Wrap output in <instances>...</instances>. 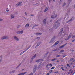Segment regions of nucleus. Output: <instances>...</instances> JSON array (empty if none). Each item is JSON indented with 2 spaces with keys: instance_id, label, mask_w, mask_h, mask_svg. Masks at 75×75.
<instances>
[{
  "instance_id": "obj_1",
  "label": "nucleus",
  "mask_w": 75,
  "mask_h": 75,
  "mask_svg": "<svg viewBox=\"0 0 75 75\" xmlns=\"http://www.w3.org/2000/svg\"><path fill=\"white\" fill-rule=\"evenodd\" d=\"M36 69H37V65H35L33 67V72L35 73L36 72Z\"/></svg>"
},
{
  "instance_id": "obj_2",
  "label": "nucleus",
  "mask_w": 75,
  "mask_h": 75,
  "mask_svg": "<svg viewBox=\"0 0 75 75\" xmlns=\"http://www.w3.org/2000/svg\"><path fill=\"white\" fill-rule=\"evenodd\" d=\"M8 36H3L1 38V40H3L6 39H8Z\"/></svg>"
},
{
  "instance_id": "obj_3",
  "label": "nucleus",
  "mask_w": 75,
  "mask_h": 75,
  "mask_svg": "<svg viewBox=\"0 0 75 75\" xmlns=\"http://www.w3.org/2000/svg\"><path fill=\"white\" fill-rule=\"evenodd\" d=\"M57 16H58L57 14L51 16V18H56L57 17Z\"/></svg>"
},
{
  "instance_id": "obj_4",
  "label": "nucleus",
  "mask_w": 75,
  "mask_h": 75,
  "mask_svg": "<svg viewBox=\"0 0 75 75\" xmlns=\"http://www.w3.org/2000/svg\"><path fill=\"white\" fill-rule=\"evenodd\" d=\"M23 6V5L22 4V2H19L16 5V7H18V6Z\"/></svg>"
},
{
  "instance_id": "obj_5",
  "label": "nucleus",
  "mask_w": 75,
  "mask_h": 75,
  "mask_svg": "<svg viewBox=\"0 0 75 75\" xmlns=\"http://www.w3.org/2000/svg\"><path fill=\"white\" fill-rule=\"evenodd\" d=\"M74 20V17H73L70 19L68 21H67L66 23H68L69 22H71V21H73Z\"/></svg>"
},
{
  "instance_id": "obj_6",
  "label": "nucleus",
  "mask_w": 75,
  "mask_h": 75,
  "mask_svg": "<svg viewBox=\"0 0 75 75\" xmlns=\"http://www.w3.org/2000/svg\"><path fill=\"white\" fill-rule=\"evenodd\" d=\"M59 23H58L57 24H54V27L55 28L56 27V28H57L58 27H59Z\"/></svg>"
},
{
  "instance_id": "obj_7",
  "label": "nucleus",
  "mask_w": 75,
  "mask_h": 75,
  "mask_svg": "<svg viewBox=\"0 0 75 75\" xmlns=\"http://www.w3.org/2000/svg\"><path fill=\"white\" fill-rule=\"evenodd\" d=\"M44 61V60L42 59H39L36 61V62H41V61Z\"/></svg>"
},
{
  "instance_id": "obj_8",
  "label": "nucleus",
  "mask_w": 75,
  "mask_h": 75,
  "mask_svg": "<svg viewBox=\"0 0 75 75\" xmlns=\"http://www.w3.org/2000/svg\"><path fill=\"white\" fill-rule=\"evenodd\" d=\"M13 38L16 41H19V39L17 38V37L16 36H13Z\"/></svg>"
},
{
  "instance_id": "obj_9",
  "label": "nucleus",
  "mask_w": 75,
  "mask_h": 75,
  "mask_svg": "<svg viewBox=\"0 0 75 75\" xmlns=\"http://www.w3.org/2000/svg\"><path fill=\"white\" fill-rule=\"evenodd\" d=\"M25 74H27V72H22V73H20L17 75H24Z\"/></svg>"
},
{
  "instance_id": "obj_10",
  "label": "nucleus",
  "mask_w": 75,
  "mask_h": 75,
  "mask_svg": "<svg viewBox=\"0 0 75 75\" xmlns=\"http://www.w3.org/2000/svg\"><path fill=\"white\" fill-rule=\"evenodd\" d=\"M67 43H66L64 45H62L61 46H60L59 47V48H63V47H65V45H67Z\"/></svg>"
},
{
  "instance_id": "obj_11",
  "label": "nucleus",
  "mask_w": 75,
  "mask_h": 75,
  "mask_svg": "<svg viewBox=\"0 0 75 75\" xmlns=\"http://www.w3.org/2000/svg\"><path fill=\"white\" fill-rule=\"evenodd\" d=\"M14 14H12L11 15V19H12V18H14Z\"/></svg>"
},
{
  "instance_id": "obj_12",
  "label": "nucleus",
  "mask_w": 75,
  "mask_h": 75,
  "mask_svg": "<svg viewBox=\"0 0 75 75\" xmlns=\"http://www.w3.org/2000/svg\"><path fill=\"white\" fill-rule=\"evenodd\" d=\"M59 43V41H57L55 43L54 45L52 47H54V46H55V45H57Z\"/></svg>"
},
{
  "instance_id": "obj_13",
  "label": "nucleus",
  "mask_w": 75,
  "mask_h": 75,
  "mask_svg": "<svg viewBox=\"0 0 75 75\" xmlns=\"http://www.w3.org/2000/svg\"><path fill=\"white\" fill-rule=\"evenodd\" d=\"M47 20V19H44L43 21V23L44 24H46V20Z\"/></svg>"
},
{
  "instance_id": "obj_14",
  "label": "nucleus",
  "mask_w": 75,
  "mask_h": 75,
  "mask_svg": "<svg viewBox=\"0 0 75 75\" xmlns=\"http://www.w3.org/2000/svg\"><path fill=\"white\" fill-rule=\"evenodd\" d=\"M3 59V58L2 57V55L0 56V63L1 62L2 60Z\"/></svg>"
},
{
  "instance_id": "obj_15",
  "label": "nucleus",
  "mask_w": 75,
  "mask_h": 75,
  "mask_svg": "<svg viewBox=\"0 0 75 75\" xmlns=\"http://www.w3.org/2000/svg\"><path fill=\"white\" fill-rule=\"evenodd\" d=\"M54 38H53L52 39L51 41L49 43H51L52 42H53L54 41Z\"/></svg>"
},
{
  "instance_id": "obj_16",
  "label": "nucleus",
  "mask_w": 75,
  "mask_h": 75,
  "mask_svg": "<svg viewBox=\"0 0 75 75\" xmlns=\"http://www.w3.org/2000/svg\"><path fill=\"white\" fill-rule=\"evenodd\" d=\"M35 34H36L37 35H40L42 34V33H36Z\"/></svg>"
},
{
  "instance_id": "obj_17",
  "label": "nucleus",
  "mask_w": 75,
  "mask_h": 75,
  "mask_svg": "<svg viewBox=\"0 0 75 75\" xmlns=\"http://www.w3.org/2000/svg\"><path fill=\"white\" fill-rule=\"evenodd\" d=\"M35 57H36V54H35V55L33 56L32 58L31 59V60H32V61H33V59H34V58H35Z\"/></svg>"
},
{
  "instance_id": "obj_18",
  "label": "nucleus",
  "mask_w": 75,
  "mask_h": 75,
  "mask_svg": "<svg viewBox=\"0 0 75 75\" xmlns=\"http://www.w3.org/2000/svg\"><path fill=\"white\" fill-rule=\"evenodd\" d=\"M29 27V24L27 23L25 26V28H28Z\"/></svg>"
},
{
  "instance_id": "obj_19",
  "label": "nucleus",
  "mask_w": 75,
  "mask_h": 75,
  "mask_svg": "<svg viewBox=\"0 0 75 75\" xmlns=\"http://www.w3.org/2000/svg\"><path fill=\"white\" fill-rule=\"evenodd\" d=\"M15 72V70H13L12 71H11L9 72V74H13V73H14Z\"/></svg>"
},
{
  "instance_id": "obj_20",
  "label": "nucleus",
  "mask_w": 75,
  "mask_h": 75,
  "mask_svg": "<svg viewBox=\"0 0 75 75\" xmlns=\"http://www.w3.org/2000/svg\"><path fill=\"white\" fill-rule=\"evenodd\" d=\"M57 60V59L56 58H55L54 59H53L51 60L52 61H56Z\"/></svg>"
},
{
  "instance_id": "obj_21",
  "label": "nucleus",
  "mask_w": 75,
  "mask_h": 75,
  "mask_svg": "<svg viewBox=\"0 0 75 75\" xmlns=\"http://www.w3.org/2000/svg\"><path fill=\"white\" fill-rule=\"evenodd\" d=\"M63 30H64V29L63 28L61 29L60 30V34H61V33H62Z\"/></svg>"
},
{
  "instance_id": "obj_22",
  "label": "nucleus",
  "mask_w": 75,
  "mask_h": 75,
  "mask_svg": "<svg viewBox=\"0 0 75 75\" xmlns=\"http://www.w3.org/2000/svg\"><path fill=\"white\" fill-rule=\"evenodd\" d=\"M71 35H72V33H71L69 34V36L68 37V39H69V38H71Z\"/></svg>"
},
{
  "instance_id": "obj_23",
  "label": "nucleus",
  "mask_w": 75,
  "mask_h": 75,
  "mask_svg": "<svg viewBox=\"0 0 75 75\" xmlns=\"http://www.w3.org/2000/svg\"><path fill=\"white\" fill-rule=\"evenodd\" d=\"M26 52V50H25L24 51L22 52L20 54V55H22L24 53V52Z\"/></svg>"
},
{
  "instance_id": "obj_24",
  "label": "nucleus",
  "mask_w": 75,
  "mask_h": 75,
  "mask_svg": "<svg viewBox=\"0 0 75 75\" xmlns=\"http://www.w3.org/2000/svg\"><path fill=\"white\" fill-rule=\"evenodd\" d=\"M47 10H48V8L47 7L45 9V11H44L45 13V12H46V11H47Z\"/></svg>"
},
{
  "instance_id": "obj_25",
  "label": "nucleus",
  "mask_w": 75,
  "mask_h": 75,
  "mask_svg": "<svg viewBox=\"0 0 75 75\" xmlns=\"http://www.w3.org/2000/svg\"><path fill=\"white\" fill-rule=\"evenodd\" d=\"M64 52V50H62L60 51V52H59V54H60V53H61V52Z\"/></svg>"
},
{
  "instance_id": "obj_26",
  "label": "nucleus",
  "mask_w": 75,
  "mask_h": 75,
  "mask_svg": "<svg viewBox=\"0 0 75 75\" xmlns=\"http://www.w3.org/2000/svg\"><path fill=\"white\" fill-rule=\"evenodd\" d=\"M66 4L65 3H63V5H62V7H64V6H65V5H66Z\"/></svg>"
},
{
  "instance_id": "obj_27",
  "label": "nucleus",
  "mask_w": 75,
  "mask_h": 75,
  "mask_svg": "<svg viewBox=\"0 0 75 75\" xmlns=\"http://www.w3.org/2000/svg\"><path fill=\"white\" fill-rule=\"evenodd\" d=\"M19 33L20 34H23V30L19 31Z\"/></svg>"
},
{
  "instance_id": "obj_28",
  "label": "nucleus",
  "mask_w": 75,
  "mask_h": 75,
  "mask_svg": "<svg viewBox=\"0 0 75 75\" xmlns=\"http://www.w3.org/2000/svg\"><path fill=\"white\" fill-rule=\"evenodd\" d=\"M40 44H41V42H39L38 43L37 45L38 46H39V45H40Z\"/></svg>"
},
{
  "instance_id": "obj_29",
  "label": "nucleus",
  "mask_w": 75,
  "mask_h": 75,
  "mask_svg": "<svg viewBox=\"0 0 75 75\" xmlns=\"http://www.w3.org/2000/svg\"><path fill=\"white\" fill-rule=\"evenodd\" d=\"M20 27H21V26L20 25H18L17 26V28H20Z\"/></svg>"
},
{
  "instance_id": "obj_30",
  "label": "nucleus",
  "mask_w": 75,
  "mask_h": 75,
  "mask_svg": "<svg viewBox=\"0 0 75 75\" xmlns=\"http://www.w3.org/2000/svg\"><path fill=\"white\" fill-rule=\"evenodd\" d=\"M20 65H21V64H20L19 65H18V66L16 68V69H17V68H18V67H19Z\"/></svg>"
},
{
  "instance_id": "obj_31",
  "label": "nucleus",
  "mask_w": 75,
  "mask_h": 75,
  "mask_svg": "<svg viewBox=\"0 0 75 75\" xmlns=\"http://www.w3.org/2000/svg\"><path fill=\"white\" fill-rule=\"evenodd\" d=\"M54 68H55V67H53L51 68V69H52V70L54 69Z\"/></svg>"
},
{
  "instance_id": "obj_32",
  "label": "nucleus",
  "mask_w": 75,
  "mask_h": 75,
  "mask_svg": "<svg viewBox=\"0 0 75 75\" xmlns=\"http://www.w3.org/2000/svg\"><path fill=\"white\" fill-rule=\"evenodd\" d=\"M29 75H33V73L31 72Z\"/></svg>"
},
{
  "instance_id": "obj_33",
  "label": "nucleus",
  "mask_w": 75,
  "mask_h": 75,
  "mask_svg": "<svg viewBox=\"0 0 75 75\" xmlns=\"http://www.w3.org/2000/svg\"><path fill=\"white\" fill-rule=\"evenodd\" d=\"M49 66H50V67H52V64H49Z\"/></svg>"
},
{
  "instance_id": "obj_34",
  "label": "nucleus",
  "mask_w": 75,
  "mask_h": 75,
  "mask_svg": "<svg viewBox=\"0 0 75 75\" xmlns=\"http://www.w3.org/2000/svg\"><path fill=\"white\" fill-rule=\"evenodd\" d=\"M67 67H71V66H69V64H68L67 65Z\"/></svg>"
},
{
  "instance_id": "obj_35",
  "label": "nucleus",
  "mask_w": 75,
  "mask_h": 75,
  "mask_svg": "<svg viewBox=\"0 0 75 75\" xmlns=\"http://www.w3.org/2000/svg\"><path fill=\"white\" fill-rule=\"evenodd\" d=\"M48 52H47V53H46L45 54V55H48Z\"/></svg>"
},
{
  "instance_id": "obj_36",
  "label": "nucleus",
  "mask_w": 75,
  "mask_h": 75,
  "mask_svg": "<svg viewBox=\"0 0 75 75\" xmlns=\"http://www.w3.org/2000/svg\"><path fill=\"white\" fill-rule=\"evenodd\" d=\"M61 57L60 55H57V57Z\"/></svg>"
},
{
  "instance_id": "obj_37",
  "label": "nucleus",
  "mask_w": 75,
  "mask_h": 75,
  "mask_svg": "<svg viewBox=\"0 0 75 75\" xmlns=\"http://www.w3.org/2000/svg\"><path fill=\"white\" fill-rule=\"evenodd\" d=\"M3 20L2 19L0 18V21H2Z\"/></svg>"
},
{
  "instance_id": "obj_38",
  "label": "nucleus",
  "mask_w": 75,
  "mask_h": 75,
  "mask_svg": "<svg viewBox=\"0 0 75 75\" xmlns=\"http://www.w3.org/2000/svg\"><path fill=\"white\" fill-rule=\"evenodd\" d=\"M49 72H50V73H51V72H52V70H50L49 71Z\"/></svg>"
},
{
  "instance_id": "obj_39",
  "label": "nucleus",
  "mask_w": 75,
  "mask_h": 75,
  "mask_svg": "<svg viewBox=\"0 0 75 75\" xmlns=\"http://www.w3.org/2000/svg\"><path fill=\"white\" fill-rule=\"evenodd\" d=\"M57 49H55V50H53L52 51H57Z\"/></svg>"
},
{
  "instance_id": "obj_40",
  "label": "nucleus",
  "mask_w": 75,
  "mask_h": 75,
  "mask_svg": "<svg viewBox=\"0 0 75 75\" xmlns=\"http://www.w3.org/2000/svg\"><path fill=\"white\" fill-rule=\"evenodd\" d=\"M31 47V45H30L28 47V48L29 49V48H30V47Z\"/></svg>"
},
{
  "instance_id": "obj_41",
  "label": "nucleus",
  "mask_w": 75,
  "mask_h": 75,
  "mask_svg": "<svg viewBox=\"0 0 75 75\" xmlns=\"http://www.w3.org/2000/svg\"><path fill=\"white\" fill-rule=\"evenodd\" d=\"M16 33H17V34H20V31L17 32Z\"/></svg>"
},
{
  "instance_id": "obj_42",
  "label": "nucleus",
  "mask_w": 75,
  "mask_h": 75,
  "mask_svg": "<svg viewBox=\"0 0 75 75\" xmlns=\"http://www.w3.org/2000/svg\"><path fill=\"white\" fill-rule=\"evenodd\" d=\"M74 59L71 58V59H70V61H72Z\"/></svg>"
},
{
  "instance_id": "obj_43",
  "label": "nucleus",
  "mask_w": 75,
  "mask_h": 75,
  "mask_svg": "<svg viewBox=\"0 0 75 75\" xmlns=\"http://www.w3.org/2000/svg\"><path fill=\"white\" fill-rule=\"evenodd\" d=\"M48 65H49L48 64H47V65H46V67L47 68H48Z\"/></svg>"
},
{
  "instance_id": "obj_44",
  "label": "nucleus",
  "mask_w": 75,
  "mask_h": 75,
  "mask_svg": "<svg viewBox=\"0 0 75 75\" xmlns=\"http://www.w3.org/2000/svg\"><path fill=\"white\" fill-rule=\"evenodd\" d=\"M58 21H58V20L56 22V23H58Z\"/></svg>"
},
{
  "instance_id": "obj_45",
  "label": "nucleus",
  "mask_w": 75,
  "mask_h": 75,
  "mask_svg": "<svg viewBox=\"0 0 75 75\" xmlns=\"http://www.w3.org/2000/svg\"><path fill=\"white\" fill-rule=\"evenodd\" d=\"M40 37H38V38H37V39H38V40H40Z\"/></svg>"
},
{
  "instance_id": "obj_46",
  "label": "nucleus",
  "mask_w": 75,
  "mask_h": 75,
  "mask_svg": "<svg viewBox=\"0 0 75 75\" xmlns=\"http://www.w3.org/2000/svg\"><path fill=\"white\" fill-rule=\"evenodd\" d=\"M38 45H37L35 47V48H37V47H38Z\"/></svg>"
},
{
  "instance_id": "obj_47",
  "label": "nucleus",
  "mask_w": 75,
  "mask_h": 75,
  "mask_svg": "<svg viewBox=\"0 0 75 75\" xmlns=\"http://www.w3.org/2000/svg\"><path fill=\"white\" fill-rule=\"evenodd\" d=\"M30 16H32V17H33V16H34V15L33 14H31Z\"/></svg>"
},
{
  "instance_id": "obj_48",
  "label": "nucleus",
  "mask_w": 75,
  "mask_h": 75,
  "mask_svg": "<svg viewBox=\"0 0 75 75\" xmlns=\"http://www.w3.org/2000/svg\"><path fill=\"white\" fill-rule=\"evenodd\" d=\"M68 39H68H68H65V40H66V41H67V40H68Z\"/></svg>"
},
{
  "instance_id": "obj_49",
  "label": "nucleus",
  "mask_w": 75,
  "mask_h": 75,
  "mask_svg": "<svg viewBox=\"0 0 75 75\" xmlns=\"http://www.w3.org/2000/svg\"><path fill=\"white\" fill-rule=\"evenodd\" d=\"M25 16H27V13L26 12L25 13Z\"/></svg>"
},
{
  "instance_id": "obj_50",
  "label": "nucleus",
  "mask_w": 75,
  "mask_h": 75,
  "mask_svg": "<svg viewBox=\"0 0 75 75\" xmlns=\"http://www.w3.org/2000/svg\"><path fill=\"white\" fill-rule=\"evenodd\" d=\"M49 74H50V73H48L47 74V75H49Z\"/></svg>"
},
{
  "instance_id": "obj_51",
  "label": "nucleus",
  "mask_w": 75,
  "mask_h": 75,
  "mask_svg": "<svg viewBox=\"0 0 75 75\" xmlns=\"http://www.w3.org/2000/svg\"><path fill=\"white\" fill-rule=\"evenodd\" d=\"M75 37V35L73 36L72 37V38H74Z\"/></svg>"
},
{
  "instance_id": "obj_52",
  "label": "nucleus",
  "mask_w": 75,
  "mask_h": 75,
  "mask_svg": "<svg viewBox=\"0 0 75 75\" xmlns=\"http://www.w3.org/2000/svg\"><path fill=\"white\" fill-rule=\"evenodd\" d=\"M28 49H29V48H28V47L26 49V51H27V50H28Z\"/></svg>"
},
{
  "instance_id": "obj_53",
  "label": "nucleus",
  "mask_w": 75,
  "mask_h": 75,
  "mask_svg": "<svg viewBox=\"0 0 75 75\" xmlns=\"http://www.w3.org/2000/svg\"><path fill=\"white\" fill-rule=\"evenodd\" d=\"M74 41H75V40H74L72 41V42H74Z\"/></svg>"
},
{
  "instance_id": "obj_54",
  "label": "nucleus",
  "mask_w": 75,
  "mask_h": 75,
  "mask_svg": "<svg viewBox=\"0 0 75 75\" xmlns=\"http://www.w3.org/2000/svg\"><path fill=\"white\" fill-rule=\"evenodd\" d=\"M6 11H7V12H8L9 11V10H6Z\"/></svg>"
},
{
  "instance_id": "obj_55",
  "label": "nucleus",
  "mask_w": 75,
  "mask_h": 75,
  "mask_svg": "<svg viewBox=\"0 0 75 75\" xmlns=\"http://www.w3.org/2000/svg\"><path fill=\"white\" fill-rule=\"evenodd\" d=\"M72 1V0H69V1Z\"/></svg>"
},
{
  "instance_id": "obj_56",
  "label": "nucleus",
  "mask_w": 75,
  "mask_h": 75,
  "mask_svg": "<svg viewBox=\"0 0 75 75\" xmlns=\"http://www.w3.org/2000/svg\"><path fill=\"white\" fill-rule=\"evenodd\" d=\"M72 72H73V71H71V72H70V73L71 74H72Z\"/></svg>"
},
{
  "instance_id": "obj_57",
  "label": "nucleus",
  "mask_w": 75,
  "mask_h": 75,
  "mask_svg": "<svg viewBox=\"0 0 75 75\" xmlns=\"http://www.w3.org/2000/svg\"><path fill=\"white\" fill-rule=\"evenodd\" d=\"M65 56V55H64V56H63V57H65V56Z\"/></svg>"
},
{
  "instance_id": "obj_58",
  "label": "nucleus",
  "mask_w": 75,
  "mask_h": 75,
  "mask_svg": "<svg viewBox=\"0 0 75 75\" xmlns=\"http://www.w3.org/2000/svg\"><path fill=\"white\" fill-rule=\"evenodd\" d=\"M58 71H57L56 72H55V73H58Z\"/></svg>"
},
{
  "instance_id": "obj_59",
  "label": "nucleus",
  "mask_w": 75,
  "mask_h": 75,
  "mask_svg": "<svg viewBox=\"0 0 75 75\" xmlns=\"http://www.w3.org/2000/svg\"><path fill=\"white\" fill-rule=\"evenodd\" d=\"M71 51H72V52H73V51H74V50H71Z\"/></svg>"
},
{
  "instance_id": "obj_60",
  "label": "nucleus",
  "mask_w": 75,
  "mask_h": 75,
  "mask_svg": "<svg viewBox=\"0 0 75 75\" xmlns=\"http://www.w3.org/2000/svg\"><path fill=\"white\" fill-rule=\"evenodd\" d=\"M53 2H55V0H53Z\"/></svg>"
},
{
  "instance_id": "obj_61",
  "label": "nucleus",
  "mask_w": 75,
  "mask_h": 75,
  "mask_svg": "<svg viewBox=\"0 0 75 75\" xmlns=\"http://www.w3.org/2000/svg\"><path fill=\"white\" fill-rule=\"evenodd\" d=\"M70 74V72H68V75H69V74Z\"/></svg>"
},
{
  "instance_id": "obj_62",
  "label": "nucleus",
  "mask_w": 75,
  "mask_h": 75,
  "mask_svg": "<svg viewBox=\"0 0 75 75\" xmlns=\"http://www.w3.org/2000/svg\"><path fill=\"white\" fill-rule=\"evenodd\" d=\"M72 71L71 69H70L69 70V72H70V71Z\"/></svg>"
},
{
  "instance_id": "obj_63",
  "label": "nucleus",
  "mask_w": 75,
  "mask_h": 75,
  "mask_svg": "<svg viewBox=\"0 0 75 75\" xmlns=\"http://www.w3.org/2000/svg\"><path fill=\"white\" fill-rule=\"evenodd\" d=\"M62 70L64 71V69H62Z\"/></svg>"
},
{
  "instance_id": "obj_64",
  "label": "nucleus",
  "mask_w": 75,
  "mask_h": 75,
  "mask_svg": "<svg viewBox=\"0 0 75 75\" xmlns=\"http://www.w3.org/2000/svg\"><path fill=\"white\" fill-rule=\"evenodd\" d=\"M61 69H63V67H62L61 68Z\"/></svg>"
}]
</instances>
